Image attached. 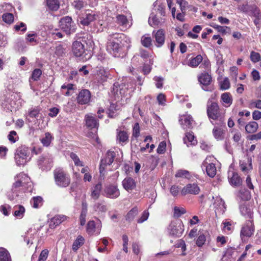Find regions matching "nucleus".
<instances>
[{"label":"nucleus","mask_w":261,"mask_h":261,"mask_svg":"<svg viewBox=\"0 0 261 261\" xmlns=\"http://www.w3.org/2000/svg\"><path fill=\"white\" fill-rule=\"evenodd\" d=\"M56 184L61 188H66L70 183V177L62 169H57L54 172Z\"/></svg>","instance_id":"5"},{"label":"nucleus","mask_w":261,"mask_h":261,"mask_svg":"<svg viewBox=\"0 0 261 261\" xmlns=\"http://www.w3.org/2000/svg\"><path fill=\"white\" fill-rule=\"evenodd\" d=\"M215 207H216L220 212L223 213L226 209V206L224 201L220 197H217L214 203Z\"/></svg>","instance_id":"34"},{"label":"nucleus","mask_w":261,"mask_h":261,"mask_svg":"<svg viewBox=\"0 0 261 261\" xmlns=\"http://www.w3.org/2000/svg\"><path fill=\"white\" fill-rule=\"evenodd\" d=\"M13 215L15 217L18 219H21L23 217L25 212V208L22 205H15L13 207Z\"/></svg>","instance_id":"37"},{"label":"nucleus","mask_w":261,"mask_h":261,"mask_svg":"<svg viewBox=\"0 0 261 261\" xmlns=\"http://www.w3.org/2000/svg\"><path fill=\"white\" fill-rule=\"evenodd\" d=\"M17 95L15 93L9 94L4 97L2 100L1 105L3 108L7 111H12L18 108V105L16 103L15 99Z\"/></svg>","instance_id":"6"},{"label":"nucleus","mask_w":261,"mask_h":261,"mask_svg":"<svg viewBox=\"0 0 261 261\" xmlns=\"http://www.w3.org/2000/svg\"><path fill=\"white\" fill-rule=\"evenodd\" d=\"M93 210L98 214L105 213L108 208L107 205L103 202H96L93 205Z\"/></svg>","instance_id":"39"},{"label":"nucleus","mask_w":261,"mask_h":261,"mask_svg":"<svg viewBox=\"0 0 261 261\" xmlns=\"http://www.w3.org/2000/svg\"><path fill=\"white\" fill-rule=\"evenodd\" d=\"M70 157L74 161V164L77 166H83L82 162L80 161L79 158L74 153H71Z\"/></svg>","instance_id":"61"},{"label":"nucleus","mask_w":261,"mask_h":261,"mask_svg":"<svg viewBox=\"0 0 261 261\" xmlns=\"http://www.w3.org/2000/svg\"><path fill=\"white\" fill-rule=\"evenodd\" d=\"M91 99L90 92L87 89H83L79 93L76 100L78 103L85 105L88 103Z\"/></svg>","instance_id":"18"},{"label":"nucleus","mask_w":261,"mask_h":261,"mask_svg":"<svg viewBox=\"0 0 261 261\" xmlns=\"http://www.w3.org/2000/svg\"><path fill=\"white\" fill-rule=\"evenodd\" d=\"M198 81L202 85V88L205 91H212L213 89L212 86L210 85L212 81L211 75L207 73H202L198 77Z\"/></svg>","instance_id":"12"},{"label":"nucleus","mask_w":261,"mask_h":261,"mask_svg":"<svg viewBox=\"0 0 261 261\" xmlns=\"http://www.w3.org/2000/svg\"><path fill=\"white\" fill-rule=\"evenodd\" d=\"M260 55L259 53L252 51L250 54V58L252 62L253 63H256L260 61Z\"/></svg>","instance_id":"54"},{"label":"nucleus","mask_w":261,"mask_h":261,"mask_svg":"<svg viewBox=\"0 0 261 261\" xmlns=\"http://www.w3.org/2000/svg\"><path fill=\"white\" fill-rule=\"evenodd\" d=\"M40 111L41 109L39 108H32L29 110L28 116L32 118H36L38 119L39 118L41 117Z\"/></svg>","instance_id":"41"},{"label":"nucleus","mask_w":261,"mask_h":261,"mask_svg":"<svg viewBox=\"0 0 261 261\" xmlns=\"http://www.w3.org/2000/svg\"><path fill=\"white\" fill-rule=\"evenodd\" d=\"M43 199L40 196L34 197L31 200V203L34 208H38L42 204Z\"/></svg>","instance_id":"50"},{"label":"nucleus","mask_w":261,"mask_h":261,"mask_svg":"<svg viewBox=\"0 0 261 261\" xmlns=\"http://www.w3.org/2000/svg\"><path fill=\"white\" fill-rule=\"evenodd\" d=\"M168 231L170 236L180 237L184 231V225L181 220L171 222L168 227Z\"/></svg>","instance_id":"8"},{"label":"nucleus","mask_w":261,"mask_h":261,"mask_svg":"<svg viewBox=\"0 0 261 261\" xmlns=\"http://www.w3.org/2000/svg\"><path fill=\"white\" fill-rule=\"evenodd\" d=\"M116 153L114 151L111 150L108 151L106 158L101 160V166L110 165L113 162Z\"/></svg>","instance_id":"29"},{"label":"nucleus","mask_w":261,"mask_h":261,"mask_svg":"<svg viewBox=\"0 0 261 261\" xmlns=\"http://www.w3.org/2000/svg\"><path fill=\"white\" fill-rule=\"evenodd\" d=\"M129 43V39L124 34H114L109 39L107 50L114 57H119L128 47Z\"/></svg>","instance_id":"1"},{"label":"nucleus","mask_w":261,"mask_h":261,"mask_svg":"<svg viewBox=\"0 0 261 261\" xmlns=\"http://www.w3.org/2000/svg\"><path fill=\"white\" fill-rule=\"evenodd\" d=\"M97 75L100 77L101 82H103L107 80L108 77V73L105 69H100L97 73Z\"/></svg>","instance_id":"57"},{"label":"nucleus","mask_w":261,"mask_h":261,"mask_svg":"<svg viewBox=\"0 0 261 261\" xmlns=\"http://www.w3.org/2000/svg\"><path fill=\"white\" fill-rule=\"evenodd\" d=\"M214 160L215 158L213 156H207L202 165V169H205L207 175L210 177H214L217 172L215 164L213 163Z\"/></svg>","instance_id":"7"},{"label":"nucleus","mask_w":261,"mask_h":261,"mask_svg":"<svg viewBox=\"0 0 261 261\" xmlns=\"http://www.w3.org/2000/svg\"><path fill=\"white\" fill-rule=\"evenodd\" d=\"M202 56L198 55L190 60L189 65L192 67H197L202 62Z\"/></svg>","instance_id":"47"},{"label":"nucleus","mask_w":261,"mask_h":261,"mask_svg":"<svg viewBox=\"0 0 261 261\" xmlns=\"http://www.w3.org/2000/svg\"><path fill=\"white\" fill-rule=\"evenodd\" d=\"M67 217L63 215H57L52 218L49 221V226L51 229L55 228L57 226L59 225L62 222L64 221Z\"/></svg>","instance_id":"22"},{"label":"nucleus","mask_w":261,"mask_h":261,"mask_svg":"<svg viewBox=\"0 0 261 261\" xmlns=\"http://www.w3.org/2000/svg\"><path fill=\"white\" fill-rule=\"evenodd\" d=\"M176 2L179 5L181 12L185 13L188 4V2L186 0H176Z\"/></svg>","instance_id":"62"},{"label":"nucleus","mask_w":261,"mask_h":261,"mask_svg":"<svg viewBox=\"0 0 261 261\" xmlns=\"http://www.w3.org/2000/svg\"><path fill=\"white\" fill-rule=\"evenodd\" d=\"M225 130L223 129L221 124L220 126H215L213 129V134L214 138L218 141L223 140L224 139Z\"/></svg>","instance_id":"24"},{"label":"nucleus","mask_w":261,"mask_h":261,"mask_svg":"<svg viewBox=\"0 0 261 261\" xmlns=\"http://www.w3.org/2000/svg\"><path fill=\"white\" fill-rule=\"evenodd\" d=\"M84 238L81 236H79L73 243L72 250L74 251H76L78 249L84 244Z\"/></svg>","instance_id":"46"},{"label":"nucleus","mask_w":261,"mask_h":261,"mask_svg":"<svg viewBox=\"0 0 261 261\" xmlns=\"http://www.w3.org/2000/svg\"><path fill=\"white\" fill-rule=\"evenodd\" d=\"M36 234V230L29 228L23 236L24 241L27 243V245L30 246L33 243V240L35 235Z\"/></svg>","instance_id":"25"},{"label":"nucleus","mask_w":261,"mask_h":261,"mask_svg":"<svg viewBox=\"0 0 261 261\" xmlns=\"http://www.w3.org/2000/svg\"><path fill=\"white\" fill-rule=\"evenodd\" d=\"M185 144L188 147L190 146L195 145L197 144V140L195 139V137L192 132H188L185 134V137L183 139Z\"/></svg>","instance_id":"32"},{"label":"nucleus","mask_w":261,"mask_h":261,"mask_svg":"<svg viewBox=\"0 0 261 261\" xmlns=\"http://www.w3.org/2000/svg\"><path fill=\"white\" fill-rule=\"evenodd\" d=\"M11 206L8 204H4L0 207V211L5 215L8 216L10 214Z\"/></svg>","instance_id":"58"},{"label":"nucleus","mask_w":261,"mask_h":261,"mask_svg":"<svg viewBox=\"0 0 261 261\" xmlns=\"http://www.w3.org/2000/svg\"><path fill=\"white\" fill-rule=\"evenodd\" d=\"M101 190L102 185L100 182L97 184L93 187H92L91 189V197L94 200L98 199L100 196Z\"/></svg>","instance_id":"33"},{"label":"nucleus","mask_w":261,"mask_h":261,"mask_svg":"<svg viewBox=\"0 0 261 261\" xmlns=\"http://www.w3.org/2000/svg\"><path fill=\"white\" fill-rule=\"evenodd\" d=\"M240 211L241 214L246 218L252 219L253 218V212L252 209L247 206L245 203L240 205Z\"/></svg>","instance_id":"31"},{"label":"nucleus","mask_w":261,"mask_h":261,"mask_svg":"<svg viewBox=\"0 0 261 261\" xmlns=\"http://www.w3.org/2000/svg\"><path fill=\"white\" fill-rule=\"evenodd\" d=\"M9 140L12 143H15L18 139L16 132L14 130L11 131L8 136Z\"/></svg>","instance_id":"63"},{"label":"nucleus","mask_w":261,"mask_h":261,"mask_svg":"<svg viewBox=\"0 0 261 261\" xmlns=\"http://www.w3.org/2000/svg\"><path fill=\"white\" fill-rule=\"evenodd\" d=\"M249 15L254 17V23L258 27L261 19V13L259 9L256 6L251 7Z\"/></svg>","instance_id":"27"},{"label":"nucleus","mask_w":261,"mask_h":261,"mask_svg":"<svg viewBox=\"0 0 261 261\" xmlns=\"http://www.w3.org/2000/svg\"><path fill=\"white\" fill-rule=\"evenodd\" d=\"M230 87V83L227 77H225L224 80L220 82L221 89L225 90Z\"/></svg>","instance_id":"56"},{"label":"nucleus","mask_w":261,"mask_h":261,"mask_svg":"<svg viewBox=\"0 0 261 261\" xmlns=\"http://www.w3.org/2000/svg\"><path fill=\"white\" fill-rule=\"evenodd\" d=\"M86 126L90 128H98V123L95 117L92 115H86L85 117Z\"/></svg>","instance_id":"26"},{"label":"nucleus","mask_w":261,"mask_h":261,"mask_svg":"<svg viewBox=\"0 0 261 261\" xmlns=\"http://www.w3.org/2000/svg\"><path fill=\"white\" fill-rule=\"evenodd\" d=\"M245 127L247 133H253L257 130L258 128V124L255 121L250 122L246 125Z\"/></svg>","instance_id":"45"},{"label":"nucleus","mask_w":261,"mask_h":261,"mask_svg":"<svg viewBox=\"0 0 261 261\" xmlns=\"http://www.w3.org/2000/svg\"><path fill=\"white\" fill-rule=\"evenodd\" d=\"M254 232V226L252 224V220H249L248 223L243 226L241 231V236L250 237Z\"/></svg>","instance_id":"21"},{"label":"nucleus","mask_w":261,"mask_h":261,"mask_svg":"<svg viewBox=\"0 0 261 261\" xmlns=\"http://www.w3.org/2000/svg\"><path fill=\"white\" fill-rule=\"evenodd\" d=\"M37 164L39 168L42 171L50 170L53 166V158L48 154L43 155L39 156Z\"/></svg>","instance_id":"11"},{"label":"nucleus","mask_w":261,"mask_h":261,"mask_svg":"<svg viewBox=\"0 0 261 261\" xmlns=\"http://www.w3.org/2000/svg\"><path fill=\"white\" fill-rule=\"evenodd\" d=\"M139 210L137 206H135L132 208L125 216V220L130 222L134 220L135 217L138 215Z\"/></svg>","instance_id":"40"},{"label":"nucleus","mask_w":261,"mask_h":261,"mask_svg":"<svg viewBox=\"0 0 261 261\" xmlns=\"http://www.w3.org/2000/svg\"><path fill=\"white\" fill-rule=\"evenodd\" d=\"M31 149L25 146L19 147L15 152L14 159L18 166L25 165L31 159Z\"/></svg>","instance_id":"3"},{"label":"nucleus","mask_w":261,"mask_h":261,"mask_svg":"<svg viewBox=\"0 0 261 261\" xmlns=\"http://www.w3.org/2000/svg\"><path fill=\"white\" fill-rule=\"evenodd\" d=\"M207 113L210 119L217 120L219 115V106L216 102H211L207 105Z\"/></svg>","instance_id":"14"},{"label":"nucleus","mask_w":261,"mask_h":261,"mask_svg":"<svg viewBox=\"0 0 261 261\" xmlns=\"http://www.w3.org/2000/svg\"><path fill=\"white\" fill-rule=\"evenodd\" d=\"M116 22L118 24L123 27V29H126L130 27L128 24V20L124 15H118L116 17Z\"/></svg>","instance_id":"36"},{"label":"nucleus","mask_w":261,"mask_h":261,"mask_svg":"<svg viewBox=\"0 0 261 261\" xmlns=\"http://www.w3.org/2000/svg\"><path fill=\"white\" fill-rule=\"evenodd\" d=\"M46 5L48 8L52 11H57L59 8L58 0H47Z\"/></svg>","instance_id":"49"},{"label":"nucleus","mask_w":261,"mask_h":261,"mask_svg":"<svg viewBox=\"0 0 261 261\" xmlns=\"http://www.w3.org/2000/svg\"><path fill=\"white\" fill-rule=\"evenodd\" d=\"M86 4L82 0H76L72 4L73 7L77 10H81L85 7Z\"/></svg>","instance_id":"55"},{"label":"nucleus","mask_w":261,"mask_h":261,"mask_svg":"<svg viewBox=\"0 0 261 261\" xmlns=\"http://www.w3.org/2000/svg\"><path fill=\"white\" fill-rule=\"evenodd\" d=\"M165 21L166 18L165 17L159 16L158 15H154L153 13L150 14L148 18V23L152 27H161L163 25Z\"/></svg>","instance_id":"15"},{"label":"nucleus","mask_w":261,"mask_h":261,"mask_svg":"<svg viewBox=\"0 0 261 261\" xmlns=\"http://www.w3.org/2000/svg\"><path fill=\"white\" fill-rule=\"evenodd\" d=\"M238 196L242 201H248L251 198L250 192L245 189L240 190Z\"/></svg>","instance_id":"43"},{"label":"nucleus","mask_w":261,"mask_h":261,"mask_svg":"<svg viewBox=\"0 0 261 261\" xmlns=\"http://www.w3.org/2000/svg\"><path fill=\"white\" fill-rule=\"evenodd\" d=\"M53 139L51 135L49 133H46L45 136L40 139L41 142L44 146H48Z\"/></svg>","instance_id":"51"},{"label":"nucleus","mask_w":261,"mask_h":261,"mask_svg":"<svg viewBox=\"0 0 261 261\" xmlns=\"http://www.w3.org/2000/svg\"><path fill=\"white\" fill-rule=\"evenodd\" d=\"M59 23L61 29L68 35L74 33L75 31V25L71 17H63L60 20Z\"/></svg>","instance_id":"9"},{"label":"nucleus","mask_w":261,"mask_h":261,"mask_svg":"<svg viewBox=\"0 0 261 261\" xmlns=\"http://www.w3.org/2000/svg\"><path fill=\"white\" fill-rule=\"evenodd\" d=\"M128 86L126 87L125 85L123 83L120 85L118 84V83H115L113 85L112 92L117 96H119V95H124L126 93V90H128Z\"/></svg>","instance_id":"23"},{"label":"nucleus","mask_w":261,"mask_h":261,"mask_svg":"<svg viewBox=\"0 0 261 261\" xmlns=\"http://www.w3.org/2000/svg\"><path fill=\"white\" fill-rule=\"evenodd\" d=\"M249 108H257L261 109V100L257 99L252 101L249 104Z\"/></svg>","instance_id":"60"},{"label":"nucleus","mask_w":261,"mask_h":261,"mask_svg":"<svg viewBox=\"0 0 261 261\" xmlns=\"http://www.w3.org/2000/svg\"><path fill=\"white\" fill-rule=\"evenodd\" d=\"M221 99L225 107H229L232 103V98L229 93H224L221 96Z\"/></svg>","instance_id":"38"},{"label":"nucleus","mask_w":261,"mask_h":261,"mask_svg":"<svg viewBox=\"0 0 261 261\" xmlns=\"http://www.w3.org/2000/svg\"><path fill=\"white\" fill-rule=\"evenodd\" d=\"M14 179L15 182L12 186L11 191L8 193V197L11 201H17L19 194L31 187L32 182L30 178L23 172L17 174Z\"/></svg>","instance_id":"2"},{"label":"nucleus","mask_w":261,"mask_h":261,"mask_svg":"<svg viewBox=\"0 0 261 261\" xmlns=\"http://www.w3.org/2000/svg\"><path fill=\"white\" fill-rule=\"evenodd\" d=\"M176 177H185L188 179L191 178V175L189 172L186 170H179L175 174Z\"/></svg>","instance_id":"52"},{"label":"nucleus","mask_w":261,"mask_h":261,"mask_svg":"<svg viewBox=\"0 0 261 261\" xmlns=\"http://www.w3.org/2000/svg\"><path fill=\"white\" fill-rule=\"evenodd\" d=\"M157 88H162L163 87L164 78L161 76H155L153 78Z\"/></svg>","instance_id":"59"},{"label":"nucleus","mask_w":261,"mask_h":261,"mask_svg":"<svg viewBox=\"0 0 261 261\" xmlns=\"http://www.w3.org/2000/svg\"><path fill=\"white\" fill-rule=\"evenodd\" d=\"M242 181V179L237 173H233L232 177L229 179L230 184L235 187L240 186Z\"/></svg>","instance_id":"42"},{"label":"nucleus","mask_w":261,"mask_h":261,"mask_svg":"<svg viewBox=\"0 0 261 261\" xmlns=\"http://www.w3.org/2000/svg\"><path fill=\"white\" fill-rule=\"evenodd\" d=\"M198 237L196 240V244L197 246H202L206 241V237L208 235V233L206 231H199Z\"/></svg>","instance_id":"35"},{"label":"nucleus","mask_w":261,"mask_h":261,"mask_svg":"<svg viewBox=\"0 0 261 261\" xmlns=\"http://www.w3.org/2000/svg\"><path fill=\"white\" fill-rule=\"evenodd\" d=\"M117 143L122 145L125 144L128 141V135L127 133L124 130H117Z\"/></svg>","instance_id":"28"},{"label":"nucleus","mask_w":261,"mask_h":261,"mask_svg":"<svg viewBox=\"0 0 261 261\" xmlns=\"http://www.w3.org/2000/svg\"><path fill=\"white\" fill-rule=\"evenodd\" d=\"M66 53V48L62 44H59L55 48V54L58 57H63Z\"/></svg>","instance_id":"48"},{"label":"nucleus","mask_w":261,"mask_h":261,"mask_svg":"<svg viewBox=\"0 0 261 261\" xmlns=\"http://www.w3.org/2000/svg\"><path fill=\"white\" fill-rule=\"evenodd\" d=\"M72 50L74 56L81 57L85 52L84 46L80 41H74L72 43Z\"/></svg>","instance_id":"20"},{"label":"nucleus","mask_w":261,"mask_h":261,"mask_svg":"<svg viewBox=\"0 0 261 261\" xmlns=\"http://www.w3.org/2000/svg\"><path fill=\"white\" fill-rule=\"evenodd\" d=\"M141 42L144 46L148 47L151 45L152 40L150 37L144 36L142 38Z\"/></svg>","instance_id":"64"},{"label":"nucleus","mask_w":261,"mask_h":261,"mask_svg":"<svg viewBox=\"0 0 261 261\" xmlns=\"http://www.w3.org/2000/svg\"><path fill=\"white\" fill-rule=\"evenodd\" d=\"M122 186L125 190L129 192L135 188L136 182L133 178L126 177L122 181Z\"/></svg>","instance_id":"30"},{"label":"nucleus","mask_w":261,"mask_h":261,"mask_svg":"<svg viewBox=\"0 0 261 261\" xmlns=\"http://www.w3.org/2000/svg\"><path fill=\"white\" fill-rule=\"evenodd\" d=\"M101 228V223L99 220L96 223L93 220L89 221L87 224V231L89 234H95L98 235L100 233Z\"/></svg>","instance_id":"13"},{"label":"nucleus","mask_w":261,"mask_h":261,"mask_svg":"<svg viewBox=\"0 0 261 261\" xmlns=\"http://www.w3.org/2000/svg\"><path fill=\"white\" fill-rule=\"evenodd\" d=\"M3 20L6 23L10 24L14 21V16L12 14L7 13L3 15Z\"/></svg>","instance_id":"53"},{"label":"nucleus","mask_w":261,"mask_h":261,"mask_svg":"<svg viewBox=\"0 0 261 261\" xmlns=\"http://www.w3.org/2000/svg\"><path fill=\"white\" fill-rule=\"evenodd\" d=\"M179 122L184 129L191 128L194 124V121L190 115H185L180 117Z\"/></svg>","instance_id":"19"},{"label":"nucleus","mask_w":261,"mask_h":261,"mask_svg":"<svg viewBox=\"0 0 261 261\" xmlns=\"http://www.w3.org/2000/svg\"><path fill=\"white\" fill-rule=\"evenodd\" d=\"M102 195L107 198L115 199L119 197L120 193L116 185L109 184L105 186Z\"/></svg>","instance_id":"10"},{"label":"nucleus","mask_w":261,"mask_h":261,"mask_svg":"<svg viewBox=\"0 0 261 261\" xmlns=\"http://www.w3.org/2000/svg\"><path fill=\"white\" fill-rule=\"evenodd\" d=\"M200 192V188L195 183L188 184L185 186L181 191L182 195L187 194L197 195Z\"/></svg>","instance_id":"16"},{"label":"nucleus","mask_w":261,"mask_h":261,"mask_svg":"<svg viewBox=\"0 0 261 261\" xmlns=\"http://www.w3.org/2000/svg\"><path fill=\"white\" fill-rule=\"evenodd\" d=\"M101 18V14L99 12L87 10L82 16L80 17V22L81 24L88 26L91 22L95 21H98V23L100 25L102 24L100 22Z\"/></svg>","instance_id":"4"},{"label":"nucleus","mask_w":261,"mask_h":261,"mask_svg":"<svg viewBox=\"0 0 261 261\" xmlns=\"http://www.w3.org/2000/svg\"><path fill=\"white\" fill-rule=\"evenodd\" d=\"M153 36L155 39V45L158 47L162 46L165 43V32L163 29H159L157 31H153Z\"/></svg>","instance_id":"17"},{"label":"nucleus","mask_w":261,"mask_h":261,"mask_svg":"<svg viewBox=\"0 0 261 261\" xmlns=\"http://www.w3.org/2000/svg\"><path fill=\"white\" fill-rule=\"evenodd\" d=\"M0 261H12L9 252L4 248H0Z\"/></svg>","instance_id":"44"}]
</instances>
